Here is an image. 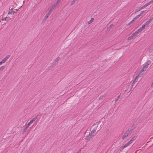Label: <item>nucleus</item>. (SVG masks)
I'll use <instances>...</instances> for the list:
<instances>
[{
	"label": "nucleus",
	"mask_w": 153,
	"mask_h": 153,
	"mask_svg": "<svg viewBox=\"0 0 153 153\" xmlns=\"http://www.w3.org/2000/svg\"><path fill=\"white\" fill-rule=\"evenodd\" d=\"M29 126H28V125H27L26 126L24 129V131H25L27 130Z\"/></svg>",
	"instance_id": "412c9836"
},
{
	"label": "nucleus",
	"mask_w": 153,
	"mask_h": 153,
	"mask_svg": "<svg viewBox=\"0 0 153 153\" xmlns=\"http://www.w3.org/2000/svg\"><path fill=\"white\" fill-rule=\"evenodd\" d=\"M94 20V18H91V20H89L88 22V24H91L92 22L93 21V20Z\"/></svg>",
	"instance_id": "a211bd4d"
},
{
	"label": "nucleus",
	"mask_w": 153,
	"mask_h": 153,
	"mask_svg": "<svg viewBox=\"0 0 153 153\" xmlns=\"http://www.w3.org/2000/svg\"><path fill=\"white\" fill-rule=\"evenodd\" d=\"M153 20V17H152L144 24L145 25H148Z\"/></svg>",
	"instance_id": "0eeeda50"
},
{
	"label": "nucleus",
	"mask_w": 153,
	"mask_h": 153,
	"mask_svg": "<svg viewBox=\"0 0 153 153\" xmlns=\"http://www.w3.org/2000/svg\"><path fill=\"white\" fill-rule=\"evenodd\" d=\"M3 67V66H2V67H1L0 68V71H1V69Z\"/></svg>",
	"instance_id": "393cba45"
},
{
	"label": "nucleus",
	"mask_w": 153,
	"mask_h": 153,
	"mask_svg": "<svg viewBox=\"0 0 153 153\" xmlns=\"http://www.w3.org/2000/svg\"><path fill=\"white\" fill-rule=\"evenodd\" d=\"M127 136V135H125V136Z\"/></svg>",
	"instance_id": "c756f323"
},
{
	"label": "nucleus",
	"mask_w": 153,
	"mask_h": 153,
	"mask_svg": "<svg viewBox=\"0 0 153 153\" xmlns=\"http://www.w3.org/2000/svg\"><path fill=\"white\" fill-rule=\"evenodd\" d=\"M93 137L92 135L89 134L86 136L85 139L87 140H89Z\"/></svg>",
	"instance_id": "9d476101"
},
{
	"label": "nucleus",
	"mask_w": 153,
	"mask_h": 153,
	"mask_svg": "<svg viewBox=\"0 0 153 153\" xmlns=\"http://www.w3.org/2000/svg\"><path fill=\"white\" fill-rule=\"evenodd\" d=\"M13 18V16H12V17L11 18H10V19H9V18H8H8L7 19V20H8V19H10H10H11L12 18Z\"/></svg>",
	"instance_id": "5701e85b"
},
{
	"label": "nucleus",
	"mask_w": 153,
	"mask_h": 153,
	"mask_svg": "<svg viewBox=\"0 0 153 153\" xmlns=\"http://www.w3.org/2000/svg\"><path fill=\"white\" fill-rule=\"evenodd\" d=\"M144 11H142L139 14V15H140V16H141L144 13Z\"/></svg>",
	"instance_id": "4be33fe9"
},
{
	"label": "nucleus",
	"mask_w": 153,
	"mask_h": 153,
	"mask_svg": "<svg viewBox=\"0 0 153 153\" xmlns=\"http://www.w3.org/2000/svg\"><path fill=\"white\" fill-rule=\"evenodd\" d=\"M11 13L9 12L8 13V15L7 16H8L10 14H11Z\"/></svg>",
	"instance_id": "a878e982"
},
{
	"label": "nucleus",
	"mask_w": 153,
	"mask_h": 153,
	"mask_svg": "<svg viewBox=\"0 0 153 153\" xmlns=\"http://www.w3.org/2000/svg\"><path fill=\"white\" fill-rule=\"evenodd\" d=\"M35 120V118H33L27 124V125L28 126H29Z\"/></svg>",
	"instance_id": "9b49d317"
},
{
	"label": "nucleus",
	"mask_w": 153,
	"mask_h": 153,
	"mask_svg": "<svg viewBox=\"0 0 153 153\" xmlns=\"http://www.w3.org/2000/svg\"><path fill=\"white\" fill-rule=\"evenodd\" d=\"M50 13H51V11L49 10V12H48V13L47 14H46V15H45V19H47L48 17L50 15Z\"/></svg>",
	"instance_id": "dca6fc26"
},
{
	"label": "nucleus",
	"mask_w": 153,
	"mask_h": 153,
	"mask_svg": "<svg viewBox=\"0 0 153 153\" xmlns=\"http://www.w3.org/2000/svg\"><path fill=\"white\" fill-rule=\"evenodd\" d=\"M151 63V62L150 60H148L145 64L144 65L140 71L144 73V71L146 70L149 65Z\"/></svg>",
	"instance_id": "f257e3e1"
},
{
	"label": "nucleus",
	"mask_w": 153,
	"mask_h": 153,
	"mask_svg": "<svg viewBox=\"0 0 153 153\" xmlns=\"http://www.w3.org/2000/svg\"><path fill=\"white\" fill-rule=\"evenodd\" d=\"M152 47H153V45H152Z\"/></svg>",
	"instance_id": "7c9ffc66"
},
{
	"label": "nucleus",
	"mask_w": 153,
	"mask_h": 153,
	"mask_svg": "<svg viewBox=\"0 0 153 153\" xmlns=\"http://www.w3.org/2000/svg\"><path fill=\"white\" fill-rule=\"evenodd\" d=\"M134 37V36L132 34H131V36L128 37L127 39L128 40H131L133 39Z\"/></svg>",
	"instance_id": "ddd939ff"
},
{
	"label": "nucleus",
	"mask_w": 153,
	"mask_h": 153,
	"mask_svg": "<svg viewBox=\"0 0 153 153\" xmlns=\"http://www.w3.org/2000/svg\"><path fill=\"white\" fill-rule=\"evenodd\" d=\"M145 25H143L142 26L137 29L136 31L138 33V34L140 33L145 28Z\"/></svg>",
	"instance_id": "20e7f679"
},
{
	"label": "nucleus",
	"mask_w": 153,
	"mask_h": 153,
	"mask_svg": "<svg viewBox=\"0 0 153 153\" xmlns=\"http://www.w3.org/2000/svg\"><path fill=\"white\" fill-rule=\"evenodd\" d=\"M145 25H143L142 26L137 29L136 31L138 33V34L140 33L145 28Z\"/></svg>",
	"instance_id": "39448f33"
},
{
	"label": "nucleus",
	"mask_w": 153,
	"mask_h": 153,
	"mask_svg": "<svg viewBox=\"0 0 153 153\" xmlns=\"http://www.w3.org/2000/svg\"><path fill=\"white\" fill-rule=\"evenodd\" d=\"M143 74L144 73H143L140 71L137 76H138V77H141L143 75Z\"/></svg>",
	"instance_id": "2eb2a0df"
},
{
	"label": "nucleus",
	"mask_w": 153,
	"mask_h": 153,
	"mask_svg": "<svg viewBox=\"0 0 153 153\" xmlns=\"http://www.w3.org/2000/svg\"><path fill=\"white\" fill-rule=\"evenodd\" d=\"M140 16V15L139 14L137 16L134 18H133V20L131 22L129 23L128 25H130L131 23L133 22L135 20L138 19Z\"/></svg>",
	"instance_id": "6e6552de"
},
{
	"label": "nucleus",
	"mask_w": 153,
	"mask_h": 153,
	"mask_svg": "<svg viewBox=\"0 0 153 153\" xmlns=\"http://www.w3.org/2000/svg\"><path fill=\"white\" fill-rule=\"evenodd\" d=\"M60 0H58V1H59V2L60 1Z\"/></svg>",
	"instance_id": "c85d7f7f"
},
{
	"label": "nucleus",
	"mask_w": 153,
	"mask_h": 153,
	"mask_svg": "<svg viewBox=\"0 0 153 153\" xmlns=\"http://www.w3.org/2000/svg\"><path fill=\"white\" fill-rule=\"evenodd\" d=\"M7 18H8V17H6L4 18L3 19H2V20H3V21H9L10 20V19H9L8 20H7Z\"/></svg>",
	"instance_id": "aec40b11"
},
{
	"label": "nucleus",
	"mask_w": 153,
	"mask_h": 153,
	"mask_svg": "<svg viewBox=\"0 0 153 153\" xmlns=\"http://www.w3.org/2000/svg\"><path fill=\"white\" fill-rule=\"evenodd\" d=\"M145 25H143L142 26L137 29L136 31L138 33V34L140 33L145 28Z\"/></svg>",
	"instance_id": "423d86ee"
},
{
	"label": "nucleus",
	"mask_w": 153,
	"mask_h": 153,
	"mask_svg": "<svg viewBox=\"0 0 153 153\" xmlns=\"http://www.w3.org/2000/svg\"><path fill=\"white\" fill-rule=\"evenodd\" d=\"M60 0H58V1H59V2L60 1Z\"/></svg>",
	"instance_id": "cd10ccee"
},
{
	"label": "nucleus",
	"mask_w": 153,
	"mask_h": 153,
	"mask_svg": "<svg viewBox=\"0 0 153 153\" xmlns=\"http://www.w3.org/2000/svg\"><path fill=\"white\" fill-rule=\"evenodd\" d=\"M130 144H131L128 141L127 143L125 144L123 146H122L120 147V150L122 151L125 148L128 147Z\"/></svg>",
	"instance_id": "7ed1b4c3"
},
{
	"label": "nucleus",
	"mask_w": 153,
	"mask_h": 153,
	"mask_svg": "<svg viewBox=\"0 0 153 153\" xmlns=\"http://www.w3.org/2000/svg\"><path fill=\"white\" fill-rule=\"evenodd\" d=\"M151 86L152 87H153V82L152 83Z\"/></svg>",
	"instance_id": "b1692460"
},
{
	"label": "nucleus",
	"mask_w": 153,
	"mask_h": 153,
	"mask_svg": "<svg viewBox=\"0 0 153 153\" xmlns=\"http://www.w3.org/2000/svg\"><path fill=\"white\" fill-rule=\"evenodd\" d=\"M153 2V0H152L151 1H149V2H148L147 3L145 4L144 5L142 6L141 7H139V8L138 11H140L142 9L146 7L147 6L152 4Z\"/></svg>",
	"instance_id": "f03ea898"
},
{
	"label": "nucleus",
	"mask_w": 153,
	"mask_h": 153,
	"mask_svg": "<svg viewBox=\"0 0 153 153\" xmlns=\"http://www.w3.org/2000/svg\"><path fill=\"white\" fill-rule=\"evenodd\" d=\"M96 130H93L91 131L90 134L92 135V136H93L95 135L96 133Z\"/></svg>",
	"instance_id": "4468645a"
},
{
	"label": "nucleus",
	"mask_w": 153,
	"mask_h": 153,
	"mask_svg": "<svg viewBox=\"0 0 153 153\" xmlns=\"http://www.w3.org/2000/svg\"><path fill=\"white\" fill-rule=\"evenodd\" d=\"M139 77H138V76H137L135 78V79L134 81V82H137V81L138 80V79Z\"/></svg>",
	"instance_id": "6ab92c4d"
},
{
	"label": "nucleus",
	"mask_w": 153,
	"mask_h": 153,
	"mask_svg": "<svg viewBox=\"0 0 153 153\" xmlns=\"http://www.w3.org/2000/svg\"><path fill=\"white\" fill-rule=\"evenodd\" d=\"M137 137L136 136H133L131 140L129 141V142L131 144L136 139Z\"/></svg>",
	"instance_id": "1a4fd4ad"
},
{
	"label": "nucleus",
	"mask_w": 153,
	"mask_h": 153,
	"mask_svg": "<svg viewBox=\"0 0 153 153\" xmlns=\"http://www.w3.org/2000/svg\"><path fill=\"white\" fill-rule=\"evenodd\" d=\"M8 58V57L6 56L1 61L2 63H4Z\"/></svg>",
	"instance_id": "f8f14e48"
},
{
	"label": "nucleus",
	"mask_w": 153,
	"mask_h": 153,
	"mask_svg": "<svg viewBox=\"0 0 153 153\" xmlns=\"http://www.w3.org/2000/svg\"><path fill=\"white\" fill-rule=\"evenodd\" d=\"M138 34V33H137V31H136L133 33L132 34L134 36V37H135V36H136Z\"/></svg>",
	"instance_id": "f3484780"
},
{
	"label": "nucleus",
	"mask_w": 153,
	"mask_h": 153,
	"mask_svg": "<svg viewBox=\"0 0 153 153\" xmlns=\"http://www.w3.org/2000/svg\"><path fill=\"white\" fill-rule=\"evenodd\" d=\"M2 64H3V63H2V62H1H1H0V65H1Z\"/></svg>",
	"instance_id": "bb28decb"
}]
</instances>
